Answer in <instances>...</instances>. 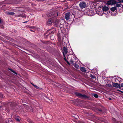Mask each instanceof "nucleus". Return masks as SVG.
<instances>
[{
	"label": "nucleus",
	"instance_id": "4",
	"mask_svg": "<svg viewBox=\"0 0 123 123\" xmlns=\"http://www.w3.org/2000/svg\"><path fill=\"white\" fill-rule=\"evenodd\" d=\"M79 6L80 7L82 8H83L86 6V4L85 2H82L80 4Z\"/></svg>",
	"mask_w": 123,
	"mask_h": 123
},
{
	"label": "nucleus",
	"instance_id": "16",
	"mask_svg": "<svg viewBox=\"0 0 123 123\" xmlns=\"http://www.w3.org/2000/svg\"><path fill=\"white\" fill-rule=\"evenodd\" d=\"M75 67L77 68H78L79 67V66L78 65H75Z\"/></svg>",
	"mask_w": 123,
	"mask_h": 123
},
{
	"label": "nucleus",
	"instance_id": "19",
	"mask_svg": "<svg viewBox=\"0 0 123 123\" xmlns=\"http://www.w3.org/2000/svg\"><path fill=\"white\" fill-rule=\"evenodd\" d=\"M15 119H16V120H17L18 121H19V118H15Z\"/></svg>",
	"mask_w": 123,
	"mask_h": 123
},
{
	"label": "nucleus",
	"instance_id": "9",
	"mask_svg": "<svg viewBox=\"0 0 123 123\" xmlns=\"http://www.w3.org/2000/svg\"><path fill=\"white\" fill-rule=\"evenodd\" d=\"M6 14L7 15H12L14 14V13L12 12H6Z\"/></svg>",
	"mask_w": 123,
	"mask_h": 123
},
{
	"label": "nucleus",
	"instance_id": "25",
	"mask_svg": "<svg viewBox=\"0 0 123 123\" xmlns=\"http://www.w3.org/2000/svg\"><path fill=\"white\" fill-rule=\"evenodd\" d=\"M109 100H111V98H109Z\"/></svg>",
	"mask_w": 123,
	"mask_h": 123
},
{
	"label": "nucleus",
	"instance_id": "15",
	"mask_svg": "<svg viewBox=\"0 0 123 123\" xmlns=\"http://www.w3.org/2000/svg\"><path fill=\"white\" fill-rule=\"evenodd\" d=\"M93 96L96 98H97L98 97V95L97 94H94Z\"/></svg>",
	"mask_w": 123,
	"mask_h": 123
},
{
	"label": "nucleus",
	"instance_id": "13",
	"mask_svg": "<svg viewBox=\"0 0 123 123\" xmlns=\"http://www.w3.org/2000/svg\"><path fill=\"white\" fill-rule=\"evenodd\" d=\"M116 4L117 3H120L121 2V1L119 0H117V1L116 0Z\"/></svg>",
	"mask_w": 123,
	"mask_h": 123
},
{
	"label": "nucleus",
	"instance_id": "7",
	"mask_svg": "<svg viewBox=\"0 0 123 123\" xmlns=\"http://www.w3.org/2000/svg\"><path fill=\"white\" fill-rule=\"evenodd\" d=\"M53 22V21L51 19H49V20L47 23V25H51Z\"/></svg>",
	"mask_w": 123,
	"mask_h": 123
},
{
	"label": "nucleus",
	"instance_id": "2",
	"mask_svg": "<svg viewBox=\"0 0 123 123\" xmlns=\"http://www.w3.org/2000/svg\"><path fill=\"white\" fill-rule=\"evenodd\" d=\"M72 17H74V16L72 15L70 12L66 13L65 16V18L67 20L69 19Z\"/></svg>",
	"mask_w": 123,
	"mask_h": 123
},
{
	"label": "nucleus",
	"instance_id": "23",
	"mask_svg": "<svg viewBox=\"0 0 123 123\" xmlns=\"http://www.w3.org/2000/svg\"><path fill=\"white\" fill-rule=\"evenodd\" d=\"M50 38L52 40H54V39H52V37H50Z\"/></svg>",
	"mask_w": 123,
	"mask_h": 123
},
{
	"label": "nucleus",
	"instance_id": "14",
	"mask_svg": "<svg viewBox=\"0 0 123 123\" xmlns=\"http://www.w3.org/2000/svg\"><path fill=\"white\" fill-rule=\"evenodd\" d=\"M9 69V70H10L13 73H15L16 74H17L16 73V72L14 70H12V69Z\"/></svg>",
	"mask_w": 123,
	"mask_h": 123
},
{
	"label": "nucleus",
	"instance_id": "22",
	"mask_svg": "<svg viewBox=\"0 0 123 123\" xmlns=\"http://www.w3.org/2000/svg\"><path fill=\"white\" fill-rule=\"evenodd\" d=\"M1 97L2 98H3V95L2 94H1Z\"/></svg>",
	"mask_w": 123,
	"mask_h": 123
},
{
	"label": "nucleus",
	"instance_id": "21",
	"mask_svg": "<svg viewBox=\"0 0 123 123\" xmlns=\"http://www.w3.org/2000/svg\"><path fill=\"white\" fill-rule=\"evenodd\" d=\"M118 91L120 92L123 93V92L122 91L120 90H118Z\"/></svg>",
	"mask_w": 123,
	"mask_h": 123
},
{
	"label": "nucleus",
	"instance_id": "27",
	"mask_svg": "<svg viewBox=\"0 0 123 123\" xmlns=\"http://www.w3.org/2000/svg\"><path fill=\"white\" fill-rule=\"evenodd\" d=\"M1 22V19L0 18V23Z\"/></svg>",
	"mask_w": 123,
	"mask_h": 123
},
{
	"label": "nucleus",
	"instance_id": "11",
	"mask_svg": "<svg viewBox=\"0 0 123 123\" xmlns=\"http://www.w3.org/2000/svg\"><path fill=\"white\" fill-rule=\"evenodd\" d=\"M32 85H33V86L35 88H36L38 89H39V87L38 86H37V85H35L33 84H32Z\"/></svg>",
	"mask_w": 123,
	"mask_h": 123
},
{
	"label": "nucleus",
	"instance_id": "10",
	"mask_svg": "<svg viewBox=\"0 0 123 123\" xmlns=\"http://www.w3.org/2000/svg\"><path fill=\"white\" fill-rule=\"evenodd\" d=\"M116 7L114 6L113 7H112L111 8V11H114L116 10Z\"/></svg>",
	"mask_w": 123,
	"mask_h": 123
},
{
	"label": "nucleus",
	"instance_id": "17",
	"mask_svg": "<svg viewBox=\"0 0 123 123\" xmlns=\"http://www.w3.org/2000/svg\"><path fill=\"white\" fill-rule=\"evenodd\" d=\"M107 85L109 87H112V86L110 84H108Z\"/></svg>",
	"mask_w": 123,
	"mask_h": 123
},
{
	"label": "nucleus",
	"instance_id": "18",
	"mask_svg": "<svg viewBox=\"0 0 123 123\" xmlns=\"http://www.w3.org/2000/svg\"><path fill=\"white\" fill-rule=\"evenodd\" d=\"M121 4H117L116 5V6L117 7H119L120 6V5Z\"/></svg>",
	"mask_w": 123,
	"mask_h": 123
},
{
	"label": "nucleus",
	"instance_id": "8",
	"mask_svg": "<svg viewBox=\"0 0 123 123\" xmlns=\"http://www.w3.org/2000/svg\"><path fill=\"white\" fill-rule=\"evenodd\" d=\"M109 9V8L108 7L105 6L104 7L102 8L103 11H106L108 10Z\"/></svg>",
	"mask_w": 123,
	"mask_h": 123
},
{
	"label": "nucleus",
	"instance_id": "6",
	"mask_svg": "<svg viewBox=\"0 0 123 123\" xmlns=\"http://www.w3.org/2000/svg\"><path fill=\"white\" fill-rule=\"evenodd\" d=\"M113 86L114 87L117 88H121L120 85L117 83H113Z\"/></svg>",
	"mask_w": 123,
	"mask_h": 123
},
{
	"label": "nucleus",
	"instance_id": "26",
	"mask_svg": "<svg viewBox=\"0 0 123 123\" xmlns=\"http://www.w3.org/2000/svg\"><path fill=\"white\" fill-rule=\"evenodd\" d=\"M19 16H16V17H19Z\"/></svg>",
	"mask_w": 123,
	"mask_h": 123
},
{
	"label": "nucleus",
	"instance_id": "12",
	"mask_svg": "<svg viewBox=\"0 0 123 123\" xmlns=\"http://www.w3.org/2000/svg\"><path fill=\"white\" fill-rule=\"evenodd\" d=\"M80 70L81 71L83 72H85L86 71V70L84 68L81 67L80 68Z\"/></svg>",
	"mask_w": 123,
	"mask_h": 123
},
{
	"label": "nucleus",
	"instance_id": "20",
	"mask_svg": "<svg viewBox=\"0 0 123 123\" xmlns=\"http://www.w3.org/2000/svg\"><path fill=\"white\" fill-rule=\"evenodd\" d=\"M121 87H123V83H122L121 84Z\"/></svg>",
	"mask_w": 123,
	"mask_h": 123
},
{
	"label": "nucleus",
	"instance_id": "5",
	"mask_svg": "<svg viewBox=\"0 0 123 123\" xmlns=\"http://www.w3.org/2000/svg\"><path fill=\"white\" fill-rule=\"evenodd\" d=\"M76 94L78 96L81 98H86V96L85 95H82L79 93L77 92Z\"/></svg>",
	"mask_w": 123,
	"mask_h": 123
},
{
	"label": "nucleus",
	"instance_id": "1",
	"mask_svg": "<svg viewBox=\"0 0 123 123\" xmlns=\"http://www.w3.org/2000/svg\"><path fill=\"white\" fill-rule=\"evenodd\" d=\"M68 52L67 48L64 47L63 48V54L64 57V60L67 62V63L68 64H69L70 63L68 61H69L71 63H73V61L72 57H70V58L68 57V60H67L66 58L65 57V56Z\"/></svg>",
	"mask_w": 123,
	"mask_h": 123
},
{
	"label": "nucleus",
	"instance_id": "3",
	"mask_svg": "<svg viewBox=\"0 0 123 123\" xmlns=\"http://www.w3.org/2000/svg\"><path fill=\"white\" fill-rule=\"evenodd\" d=\"M115 0H110L108 1L106 4L107 5H113L116 4Z\"/></svg>",
	"mask_w": 123,
	"mask_h": 123
},
{
	"label": "nucleus",
	"instance_id": "24",
	"mask_svg": "<svg viewBox=\"0 0 123 123\" xmlns=\"http://www.w3.org/2000/svg\"><path fill=\"white\" fill-rule=\"evenodd\" d=\"M121 2H122L123 3V0H121Z\"/></svg>",
	"mask_w": 123,
	"mask_h": 123
}]
</instances>
